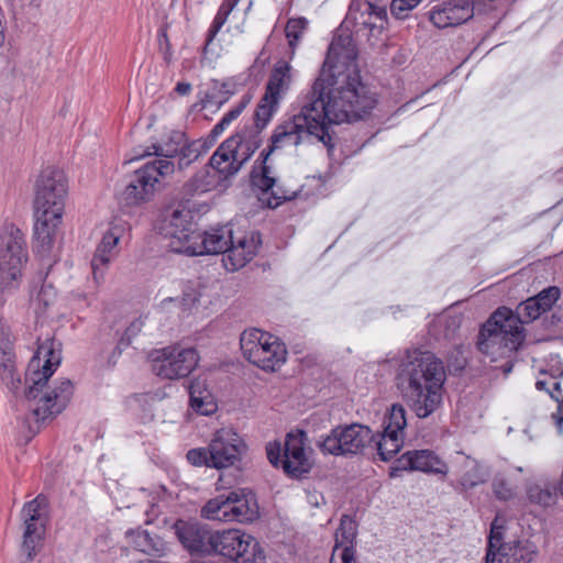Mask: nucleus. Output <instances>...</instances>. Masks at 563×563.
I'll return each mask as SVG.
<instances>
[{
  "instance_id": "obj_1",
  "label": "nucleus",
  "mask_w": 563,
  "mask_h": 563,
  "mask_svg": "<svg viewBox=\"0 0 563 563\" xmlns=\"http://www.w3.org/2000/svg\"><path fill=\"white\" fill-rule=\"evenodd\" d=\"M322 80L313 84L311 90L300 103V111L291 119L278 124L272 136L271 145L261 153V163L251 172V184L261 191L258 200L268 208L275 209L286 200L296 197L277 184L272 167L267 165L269 155L278 148L288 145L298 146L310 137L321 142L329 151L333 150L331 124L354 122L350 118H334L330 112L329 103L321 98Z\"/></svg>"
},
{
  "instance_id": "obj_2",
  "label": "nucleus",
  "mask_w": 563,
  "mask_h": 563,
  "mask_svg": "<svg viewBox=\"0 0 563 563\" xmlns=\"http://www.w3.org/2000/svg\"><path fill=\"white\" fill-rule=\"evenodd\" d=\"M353 32L343 23L329 46L323 68L313 84L322 80L321 98L329 103L334 118L358 121L376 106L375 93L361 81L358 51Z\"/></svg>"
},
{
  "instance_id": "obj_3",
  "label": "nucleus",
  "mask_w": 563,
  "mask_h": 563,
  "mask_svg": "<svg viewBox=\"0 0 563 563\" xmlns=\"http://www.w3.org/2000/svg\"><path fill=\"white\" fill-rule=\"evenodd\" d=\"M446 379L443 363L432 352L415 350L407 354L397 374V386L418 418L439 409Z\"/></svg>"
},
{
  "instance_id": "obj_4",
  "label": "nucleus",
  "mask_w": 563,
  "mask_h": 563,
  "mask_svg": "<svg viewBox=\"0 0 563 563\" xmlns=\"http://www.w3.org/2000/svg\"><path fill=\"white\" fill-rule=\"evenodd\" d=\"M59 363L60 355L54 350L53 343H45L38 346L27 365L24 396L36 422L59 415L73 397L74 385L68 378L59 379L53 388L47 386Z\"/></svg>"
},
{
  "instance_id": "obj_5",
  "label": "nucleus",
  "mask_w": 563,
  "mask_h": 563,
  "mask_svg": "<svg viewBox=\"0 0 563 563\" xmlns=\"http://www.w3.org/2000/svg\"><path fill=\"white\" fill-rule=\"evenodd\" d=\"M67 195V179L59 169L47 168L36 180L34 198V250L47 256L53 247L56 230L62 223Z\"/></svg>"
},
{
  "instance_id": "obj_6",
  "label": "nucleus",
  "mask_w": 563,
  "mask_h": 563,
  "mask_svg": "<svg viewBox=\"0 0 563 563\" xmlns=\"http://www.w3.org/2000/svg\"><path fill=\"white\" fill-rule=\"evenodd\" d=\"M261 244L262 240L258 232H252L235 242L232 228L221 225L211 228L203 233L196 232V238L185 249V255L199 256L223 253L224 267L234 272L244 267L256 255Z\"/></svg>"
},
{
  "instance_id": "obj_7",
  "label": "nucleus",
  "mask_w": 563,
  "mask_h": 563,
  "mask_svg": "<svg viewBox=\"0 0 563 563\" xmlns=\"http://www.w3.org/2000/svg\"><path fill=\"white\" fill-rule=\"evenodd\" d=\"M523 340L525 333L517 330L512 310L500 307L482 325L477 349L492 361H497L516 352Z\"/></svg>"
},
{
  "instance_id": "obj_8",
  "label": "nucleus",
  "mask_w": 563,
  "mask_h": 563,
  "mask_svg": "<svg viewBox=\"0 0 563 563\" xmlns=\"http://www.w3.org/2000/svg\"><path fill=\"white\" fill-rule=\"evenodd\" d=\"M255 494L246 488H238L210 499L202 508L201 516L208 520L250 523L258 518Z\"/></svg>"
},
{
  "instance_id": "obj_9",
  "label": "nucleus",
  "mask_w": 563,
  "mask_h": 563,
  "mask_svg": "<svg viewBox=\"0 0 563 563\" xmlns=\"http://www.w3.org/2000/svg\"><path fill=\"white\" fill-rule=\"evenodd\" d=\"M26 243L22 231L12 223L0 228V288L19 285L22 267L26 263Z\"/></svg>"
},
{
  "instance_id": "obj_10",
  "label": "nucleus",
  "mask_w": 563,
  "mask_h": 563,
  "mask_svg": "<svg viewBox=\"0 0 563 563\" xmlns=\"http://www.w3.org/2000/svg\"><path fill=\"white\" fill-rule=\"evenodd\" d=\"M240 345L244 357L264 371L274 372L286 361L285 345L272 334L258 329L242 332Z\"/></svg>"
},
{
  "instance_id": "obj_11",
  "label": "nucleus",
  "mask_w": 563,
  "mask_h": 563,
  "mask_svg": "<svg viewBox=\"0 0 563 563\" xmlns=\"http://www.w3.org/2000/svg\"><path fill=\"white\" fill-rule=\"evenodd\" d=\"M175 170V165L170 161L155 159L146 163L143 167L135 170L124 190L122 199L128 206H140L150 201L162 179L170 176Z\"/></svg>"
},
{
  "instance_id": "obj_12",
  "label": "nucleus",
  "mask_w": 563,
  "mask_h": 563,
  "mask_svg": "<svg viewBox=\"0 0 563 563\" xmlns=\"http://www.w3.org/2000/svg\"><path fill=\"white\" fill-rule=\"evenodd\" d=\"M374 441L375 435L367 426L351 423L333 428L320 437L317 445L323 454L352 456L362 454Z\"/></svg>"
},
{
  "instance_id": "obj_13",
  "label": "nucleus",
  "mask_w": 563,
  "mask_h": 563,
  "mask_svg": "<svg viewBox=\"0 0 563 563\" xmlns=\"http://www.w3.org/2000/svg\"><path fill=\"white\" fill-rule=\"evenodd\" d=\"M152 372L163 379H180L187 377L198 365L199 355L194 347L170 345L150 353Z\"/></svg>"
},
{
  "instance_id": "obj_14",
  "label": "nucleus",
  "mask_w": 563,
  "mask_h": 563,
  "mask_svg": "<svg viewBox=\"0 0 563 563\" xmlns=\"http://www.w3.org/2000/svg\"><path fill=\"white\" fill-rule=\"evenodd\" d=\"M159 232L165 239L169 240L167 246L172 252L185 254V249L196 238L197 230L190 212L178 205L164 209Z\"/></svg>"
},
{
  "instance_id": "obj_15",
  "label": "nucleus",
  "mask_w": 563,
  "mask_h": 563,
  "mask_svg": "<svg viewBox=\"0 0 563 563\" xmlns=\"http://www.w3.org/2000/svg\"><path fill=\"white\" fill-rule=\"evenodd\" d=\"M343 24L351 27L357 37L377 38L387 24L386 8L368 1L353 3Z\"/></svg>"
},
{
  "instance_id": "obj_16",
  "label": "nucleus",
  "mask_w": 563,
  "mask_h": 563,
  "mask_svg": "<svg viewBox=\"0 0 563 563\" xmlns=\"http://www.w3.org/2000/svg\"><path fill=\"white\" fill-rule=\"evenodd\" d=\"M246 445L242 438L232 429L218 430L209 443V461L217 470L234 466L240 460Z\"/></svg>"
},
{
  "instance_id": "obj_17",
  "label": "nucleus",
  "mask_w": 563,
  "mask_h": 563,
  "mask_svg": "<svg viewBox=\"0 0 563 563\" xmlns=\"http://www.w3.org/2000/svg\"><path fill=\"white\" fill-rule=\"evenodd\" d=\"M175 534L190 554L211 555L214 552L216 531L195 521L177 520Z\"/></svg>"
},
{
  "instance_id": "obj_18",
  "label": "nucleus",
  "mask_w": 563,
  "mask_h": 563,
  "mask_svg": "<svg viewBox=\"0 0 563 563\" xmlns=\"http://www.w3.org/2000/svg\"><path fill=\"white\" fill-rule=\"evenodd\" d=\"M257 547L256 540L240 530L230 529L224 531H216L214 552L234 562L250 561Z\"/></svg>"
},
{
  "instance_id": "obj_19",
  "label": "nucleus",
  "mask_w": 563,
  "mask_h": 563,
  "mask_svg": "<svg viewBox=\"0 0 563 563\" xmlns=\"http://www.w3.org/2000/svg\"><path fill=\"white\" fill-rule=\"evenodd\" d=\"M306 433L303 431L289 432L284 443L282 467L292 477L300 478L312 468V461L306 452Z\"/></svg>"
},
{
  "instance_id": "obj_20",
  "label": "nucleus",
  "mask_w": 563,
  "mask_h": 563,
  "mask_svg": "<svg viewBox=\"0 0 563 563\" xmlns=\"http://www.w3.org/2000/svg\"><path fill=\"white\" fill-rule=\"evenodd\" d=\"M398 471H418L445 476L449 473V466L431 450H413L405 452L396 460L389 475L394 477Z\"/></svg>"
},
{
  "instance_id": "obj_21",
  "label": "nucleus",
  "mask_w": 563,
  "mask_h": 563,
  "mask_svg": "<svg viewBox=\"0 0 563 563\" xmlns=\"http://www.w3.org/2000/svg\"><path fill=\"white\" fill-rule=\"evenodd\" d=\"M560 289L555 286H550L538 295L528 298L520 302L512 311V319H515L517 330L525 333L523 324L531 323L537 320L542 313L549 311L552 306L560 298Z\"/></svg>"
},
{
  "instance_id": "obj_22",
  "label": "nucleus",
  "mask_w": 563,
  "mask_h": 563,
  "mask_svg": "<svg viewBox=\"0 0 563 563\" xmlns=\"http://www.w3.org/2000/svg\"><path fill=\"white\" fill-rule=\"evenodd\" d=\"M124 227L120 223H112L103 234L91 260L93 280L100 285L104 280L110 263L118 255V243L122 238Z\"/></svg>"
},
{
  "instance_id": "obj_23",
  "label": "nucleus",
  "mask_w": 563,
  "mask_h": 563,
  "mask_svg": "<svg viewBox=\"0 0 563 563\" xmlns=\"http://www.w3.org/2000/svg\"><path fill=\"white\" fill-rule=\"evenodd\" d=\"M474 15V5L470 0H445L434 4L429 19L439 29L465 23Z\"/></svg>"
},
{
  "instance_id": "obj_24",
  "label": "nucleus",
  "mask_w": 563,
  "mask_h": 563,
  "mask_svg": "<svg viewBox=\"0 0 563 563\" xmlns=\"http://www.w3.org/2000/svg\"><path fill=\"white\" fill-rule=\"evenodd\" d=\"M235 148L236 142L228 139L210 157L209 165L219 175L220 179H228L242 168L234 155Z\"/></svg>"
},
{
  "instance_id": "obj_25",
  "label": "nucleus",
  "mask_w": 563,
  "mask_h": 563,
  "mask_svg": "<svg viewBox=\"0 0 563 563\" xmlns=\"http://www.w3.org/2000/svg\"><path fill=\"white\" fill-rule=\"evenodd\" d=\"M291 84V66L286 60H278L271 71L268 81L266 84V100L271 99L273 102H279L284 95L288 91Z\"/></svg>"
},
{
  "instance_id": "obj_26",
  "label": "nucleus",
  "mask_w": 563,
  "mask_h": 563,
  "mask_svg": "<svg viewBox=\"0 0 563 563\" xmlns=\"http://www.w3.org/2000/svg\"><path fill=\"white\" fill-rule=\"evenodd\" d=\"M190 407L197 413L210 416L217 411L218 405L206 379L196 378L189 384Z\"/></svg>"
},
{
  "instance_id": "obj_27",
  "label": "nucleus",
  "mask_w": 563,
  "mask_h": 563,
  "mask_svg": "<svg viewBox=\"0 0 563 563\" xmlns=\"http://www.w3.org/2000/svg\"><path fill=\"white\" fill-rule=\"evenodd\" d=\"M488 478V472L475 459L471 456H463L461 462V474L457 481L459 487L462 492L470 490L481 484H484Z\"/></svg>"
},
{
  "instance_id": "obj_28",
  "label": "nucleus",
  "mask_w": 563,
  "mask_h": 563,
  "mask_svg": "<svg viewBox=\"0 0 563 563\" xmlns=\"http://www.w3.org/2000/svg\"><path fill=\"white\" fill-rule=\"evenodd\" d=\"M126 537L131 544L140 552L153 556H163L166 551V543L158 536L150 534L148 531L136 529L128 530Z\"/></svg>"
},
{
  "instance_id": "obj_29",
  "label": "nucleus",
  "mask_w": 563,
  "mask_h": 563,
  "mask_svg": "<svg viewBox=\"0 0 563 563\" xmlns=\"http://www.w3.org/2000/svg\"><path fill=\"white\" fill-rule=\"evenodd\" d=\"M23 521L25 529L23 533L22 551L26 555L24 563H27L35 558L38 549L42 545V540L45 532V522L27 520Z\"/></svg>"
},
{
  "instance_id": "obj_30",
  "label": "nucleus",
  "mask_w": 563,
  "mask_h": 563,
  "mask_svg": "<svg viewBox=\"0 0 563 563\" xmlns=\"http://www.w3.org/2000/svg\"><path fill=\"white\" fill-rule=\"evenodd\" d=\"M0 379L12 390L20 387L21 379L15 369L13 344L0 346Z\"/></svg>"
},
{
  "instance_id": "obj_31",
  "label": "nucleus",
  "mask_w": 563,
  "mask_h": 563,
  "mask_svg": "<svg viewBox=\"0 0 563 563\" xmlns=\"http://www.w3.org/2000/svg\"><path fill=\"white\" fill-rule=\"evenodd\" d=\"M184 141V134L180 132H174L167 142H165L162 145L153 144L150 148L153 150V154L156 156H163L164 159L168 161L167 158H172L176 155H179L181 144ZM152 155V152L144 151L142 153L135 154V156L132 159H140L142 157H146Z\"/></svg>"
},
{
  "instance_id": "obj_32",
  "label": "nucleus",
  "mask_w": 563,
  "mask_h": 563,
  "mask_svg": "<svg viewBox=\"0 0 563 563\" xmlns=\"http://www.w3.org/2000/svg\"><path fill=\"white\" fill-rule=\"evenodd\" d=\"M236 142L234 155L236 156L241 167L252 157L256 150L262 144V139L258 133H254L250 137H243L241 134H235L230 137Z\"/></svg>"
},
{
  "instance_id": "obj_33",
  "label": "nucleus",
  "mask_w": 563,
  "mask_h": 563,
  "mask_svg": "<svg viewBox=\"0 0 563 563\" xmlns=\"http://www.w3.org/2000/svg\"><path fill=\"white\" fill-rule=\"evenodd\" d=\"M404 435L383 432L380 439L375 441L378 454L383 461H389L402 446Z\"/></svg>"
},
{
  "instance_id": "obj_34",
  "label": "nucleus",
  "mask_w": 563,
  "mask_h": 563,
  "mask_svg": "<svg viewBox=\"0 0 563 563\" xmlns=\"http://www.w3.org/2000/svg\"><path fill=\"white\" fill-rule=\"evenodd\" d=\"M232 95V85L225 81L212 80V92L206 93L202 99V103L206 107L207 104H218L221 106L227 102Z\"/></svg>"
},
{
  "instance_id": "obj_35",
  "label": "nucleus",
  "mask_w": 563,
  "mask_h": 563,
  "mask_svg": "<svg viewBox=\"0 0 563 563\" xmlns=\"http://www.w3.org/2000/svg\"><path fill=\"white\" fill-rule=\"evenodd\" d=\"M407 426L406 410L402 405H393L384 428L385 432L398 433L404 435V429Z\"/></svg>"
},
{
  "instance_id": "obj_36",
  "label": "nucleus",
  "mask_w": 563,
  "mask_h": 563,
  "mask_svg": "<svg viewBox=\"0 0 563 563\" xmlns=\"http://www.w3.org/2000/svg\"><path fill=\"white\" fill-rule=\"evenodd\" d=\"M47 500L44 496L38 495L33 500L26 503L22 509V518L27 521H42L45 522V508Z\"/></svg>"
},
{
  "instance_id": "obj_37",
  "label": "nucleus",
  "mask_w": 563,
  "mask_h": 563,
  "mask_svg": "<svg viewBox=\"0 0 563 563\" xmlns=\"http://www.w3.org/2000/svg\"><path fill=\"white\" fill-rule=\"evenodd\" d=\"M279 102H273V100H266V96H263L260 104L255 111V126L256 132L261 133V131L271 121L274 112L276 111Z\"/></svg>"
},
{
  "instance_id": "obj_38",
  "label": "nucleus",
  "mask_w": 563,
  "mask_h": 563,
  "mask_svg": "<svg viewBox=\"0 0 563 563\" xmlns=\"http://www.w3.org/2000/svg\"><path fill=\"white\" fill-rule=\"evenodd\" d=\"M307 25L308 21L305 18H296L288 20L285 27V33L292 54L305 30L307 29Z\"/></svg>"
},
{
  "instance_id": "obj_39",
  "label": "nucleus",
  "mask_w": 563,
  "mask_h": 563,
  "mask_svg": "<svg viewBox=\"0 0 563 563\" xmlns=\"http://www.w3.org/2000/svg\"><path fill=\"white\" fill-rule=\"evenodd\" d=\"M492 487L496 498L499 500H510L517 493V487L504 474L495 475Z\"/></svg>"
},
{
  "instance_id": "obj_40",
  "label": "nucleus",
  "mask_w": 563,
  "mask_h": 563,
  "mask_svg": "<svg viewBox=\"0 0 563 563\" xmlns=\"http://www.w3.org/2000/svg\"><path fill=\"white\" fill-rule=\"evenodd\" d=\"M356 537V528L355 522L349 518L347 516H344L341 519L340 527L338 528L335 532V543L347 545H353L354 539Z\"/></svg>"
},
{
  "instance_id": "obj_41",
  "label": "nucleus",
  "mask_w": 563,
  "mask_h": 563,
  "mask_svg": "<svg viewBox=\"0 0 563 563\" xmlns=\"http://www.w3.org/2000/svg\"><path fill=\"white\" fill-rule=\"evenodd\" d=\"M354 547L335 543L330 563H355Z\"/></svg>"
},
{
  "instance_id": "obj_42",
  "label": "nucleus",
  "mask_w": 563,
  "mask_h": 563,
  "mask_svg": "<svg viewBox=\"0 0 563 563\" xmlns=\"http://www.w3.org/2000/svg\"><path fill=\"white\" fill-rule=\"evenodd\" d=\"M209 445L207 448H196L191 449L187 452L186 457L187 461L194 466H207L211 467V462L209 461Z\"/></svg>"
},
{
  "instance_id": "obj_43",
  "label": "nucleus",
  "mask_w": 563,
  "mask_h": 563,
  "mask_svg": "<svg viewBox=\"0 0 563 563\" xmlns=\"http://www.w3.org/2000/svg\"><path fill=\"white\" fill-rule=\"evenodd\" d=\"M421 0H393L390 4L391 14L399 20L407 18L408 12L416 8Z\"/></svg>"
},
{
  "instance_id": "obj_44",
  "label": "nucleus",
  "mask_w": 563,
  "mask_h": 563,
  "mask_svg": "<svg viewBox=\"0 0 563 563\" xmlns=\"http://www.w3.org/2000/svg\"><path fill=\"white\" fill-rule=\"evenodd\" d=\"M207 178L208 172H200L192 177V179L187 184V186L192 191H208L213 185V183L208 180Z\"/></svg>"
},
{
  "instance_id": "obj_45",
  "label": "nucleus",
  "mask_w": 563,
  "mask_h": 563,
  "mask_svg": "<svg viewBox=\"0 0 563 563\" xmlns=\"http://www.w3.org/2000/svg\"><path fill=\"white\" fill-rule=\"evenodd\" d=\"M179 155V165L183 167L184 165L187 166L192 161L197 159L199 156V151L196 144H187L186 140L184 139Z\"/></svg>"
},
{
  "instance_id": "obj_46",
  "label": "nucleus",
  "mask_w": 563,
  "mask_h": 563,
  "mask_svg": "<svg viewBox=\"0 0 563 563\" xmlns=\"http://www.w3.org/2000/svg\"><path fill=\"white\" fill-rule=\"evenodd\" d=\"M228 14L221 12V11H218L216 18L213 19V22L208 31V36H207V40H206V45L203 47V51L206 52L208 46L212 43V41L214 40V37L217 36V34L219 33V31L221 30V27L223 26V24L227 22V19H228Z\"/></svg>"
},
{
  "instance_id": "obj_47",
  "label": "nucleus",
  "mask_w": 563,
  "mask_h": 563,
  "mask_svg": "<svg viewBox=\"0 0 563 563\" xmlns=\"http://www.w3.org/2000/svg\"><path fill=\"white\" fill-rule=\"evenodd\" d=\"M266 454L268 461L275 467H277L279 464L282 465L284 449L282 448V444L279 442H268L266 445Z\"/></svg>"
},
{
  "instance_id": "obj_48",
  "label": "nucleus",
  "mask_w": 563,
  "mask_h": 563,
  "mask_svg": "<svg viewBox=\"0 0 563 563\" xmlns=\"http://www.w3.org/2000/svg\"><path fill=\"white\" fill-rule=\"evenodd\" d=\"M503 527L497 526L496 520L492 523L488 544L490 549L501 550Z\"/></svg>"
},
{
  "instance_id": "obj_49",
  "label": "nucleus",
  "mask_w": 563,
  "mask_h": 563,
  "mask_svg": "<svg viewBox=\"0 0 563 563\" xmlns=\"http://www.w3.org/2000/svg\"><path fill=\"white\" fill-rule=\"evenodd\" d=\"M144 327V320L142 317L135 318L126 328L123 340H128V344L131 342V339L137 335Z\"/></svg>"
},
{
  "instance_id": "obj_50",
  "label": "nucleus",
  "mask_w": 563,
  "mask_h": 563,
  "mask_svg": "<svg viewBox=\"0 0 563 563\" xmlns=\"http://www.w3.org/2000/svg\"><path fill=\"white\" fill-rule=\"evenodd\" d=\"M536 554L537 549L534 545L520 548L514 553L516 560L523 561V563L531 562L534 559Z\"/></svg>"
},
{
  "instance_id": "obj_51",
  "label": "nucleus",
  "mask_w": 563,
  "mask_h": 563,
  "mask_svg": "<svg viewBox=\"0 0 563 563\" xmlns=\"http://www.w3.org/2000/svg\"><path fill=\"white\" fill-rule=\"evenodd\" d=\"M13 344V336L10 327L5 323L3 317L0 314V346Z\"/></svg>"
},
{
  "instance_id": "obj_52",
  "label": "nucleus",
  "mask_w": 563,
  "mask_h": 563,
  "mask_svg": "<svg viewBox=\"0 0 563 563\" xmlns=\"http://www.w3.org/2000/svg\"><path fill=\"white\" fill-rule=\"evenodd\" d=\"M55 297V292L51 287L43 286L37 294L36 300L38 303H43L44 307H47Z\"/></svg>"
},
{
  "instance_id": "obj_53",
  "label": "nucleus",
  "mask_w": 563,
  "mask_h": 563,
  "mask_svg": "<svg viewBox=\"0 0 563 563\" xmlns=\"http://www.w3.org/2000/svg\"><path fill=\"white\" fill-rule=\"evenodd\" d=\"M246 102L242 101L239 106L230 110L221 120L225 122L227 125H230L233 120H235L245 108Z\"/></svg>"
},
{
  "instance_id": "obj_54",
  "label": "nucleus",
  "mask_w": 563,
  "mask_h": 563,
  "mask_svg": "<svg viewBox=\"0 0 563 563\" xmlns=\"http://www.w3.org/2000/svg\"><path fill=\"white\" fill-rule=\"evenodd\" d=\"M552 420L554 421L559 433L563 432V400L559 404L558 410L552 413Z\"/></svg>"
},
{
  "instance_id": "obj_55",
  "label": "nucleus",
  "mask_w": 563,
  "mask_h": 563,
  "mask_svg": "<svg viewBox=\"0 0 563 563\" xmlns=\"http://www.w3.org/2000/svg\"><path fill=\"white\" fill-rule=\"evenodd\" d=\"M198 301V296L194 289H190L189 291L184 292L181 302L185 309H189Z\"/></svg>"
},
{
  "instance_id": "obj_56",
  "label": "nucleus",
  "mask_w": 563,
  "mask_h": 563,
  "mask_svg": "<svg viewBox=\"0 0 563 563\" xmlns=\"http://www.w3.org/2000/svg\"><path fill=\"white\" fill-rule=\"evenodd\" d=\"M159 45L161 47H165V60L169 62L170 58V43L167 36L166 31H162L159 35Z\"/></svg>"
},
{
  "instance_id": "obj_57",
  "label": "nucleus",
  "mask_w": 563,
  "mask_h": 563,
  "mask_svg": "<svg viewBox=\"0 0 563 563\" xmlns=\"http://www.w3.org/2000/svg\"><path fill=\"white\" fill-rule=\"evenodd\" d=\"M239 1L240 0H224L219 11L229 15L232 12V10L236 7Z\"/></svg>"
},
{
  "instance_id": "obj_58",
  "label": "nucleus",
  "mask_w": 563,
  "mask_h": 563,
  "mask_svg": "<svg viewBox=\"0 0 563 563\" xmlns=\"http://www.w3.org/2000/svg\"><path fill=\"white\" fill-rule=\"evenodd\" d=\"M191 90L189 82H178L175 87V91L181 96L188 95Z\"/></svg>"
},
{
  "instance_id": "obj_59",
  "label": "nucleus",
  "mask_w": 563,
  "mask_h": 563,
  "mask_svg": "<svg viewBox=\"0 0 563 563\" xmlns=\"http://www.w3.org/2000/svg\"><path fill=\"white\" fill-rule=\"evenodd\" d=\"M229 125L225 124V122L223 120H220V122H218L212 131H211V135L213 137H218L220 134L223 133V131L228 128Z\"/></svg>"
},
{
  "instance_id": "obj_60",
  "label": "nucleus",
  "mask_w": 563,
  "mask_h": 563,
  "mask_svg": "<svg viewBox=\"0 0 563 563\" xmlns=\"http://www.w3.org/2000/svg\"><path fill=\"white\" fill-rule=\"evenodd\" d=\"M551 499V494L548 490H540L538 503L540 504H548Z\"/></svg>"
},
{
  "instance_id": "obj_61",
  "label": "nucleus",
  "mask_w": 563,
  "mask_h": 563,
  "mask_svg": "<svg viewBox=\"0 0 563 563\" xmlns=\"http://www.w3.org/2000/svg\"><path fill=\"white\" fill-rule=\"evenodd\" d=\"M494 550L495 549H490V547L488 545V550H487V553H486V556H485L486 563H494L495 562L496 554H495Z\"/></svg>"
},
{
  "instance_id": "obj_62",
  "label": "nucleus",
  "mask_w": 563,
  "mask_h": 563,
  "mask_svg": "<svg viewBox=\"0 0 563 563\" xmlns=\"http://www.w3.org/2000/svg\"><path fill=\"white\" fill-rule=\"evenodd\" d=\"M552 385H553V390H550L549 393H550L551 397L554 398L555 397L554 391H560V383L553 382Z\"/></svg>"
},
{
  "instance_id": "obj_63",
  "label": "nucleus",
  "mask_w": 563,
  "mask_h": 563,
  "mask_svg": "<svg viewBox=\"0 0 563 563\" xmlns=\"http://www.w3.org/2000/svg\"><path fill=\"white\" fill-rule=\"evenodd\" d=\"M536 386L539 390H543V389H547V383L544 380H538L536 383Z\"/></svg>"
},
{
  "instance_id": "obj_64",
  "label": "nucleus",
  "mask_w": 563,
  "mask_h": 563,
  "mask_svg": "<svg viewBox=\"0 0 563 563\" xmlns=\"http://www.w3.org/2000/svg\"><path fill=\"white\" fill-rule=\"evenodd\" d=\"M512 369V364L511 363H506L505 366H504V373L505 374H509Z\"/></svg>"
}]
</instances>
